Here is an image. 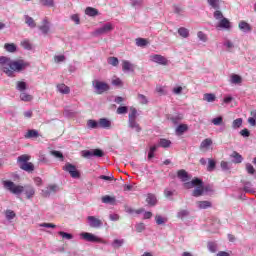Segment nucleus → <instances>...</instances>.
I'll use <instances>...</instances> for the list:
<instances>
[{
  "label": "nucleus",
  "instance_id": "0eeeda50",
  "mask_svg": "<svg viewBox=\"0 0 256 256\" xmlns=\"http://www.w3.org/2000/svg\"><path fill=\"white\" fill-rule=\"evenodd\" d=\"M87 223L92 229H101V227H103V220L97 218L96 216H88Z\"/></svg>",
  "mask_w": 256,
  "mask_h": 256
},
{
  "label": "nucleus",
  "instance_id": "0e129e2a",
  "mask_svg": "<svg viewBox=\"0 0 256 256\" xmlns=\"http://www.w3.org/2000/svg\"><path fill=\"white\" fill-rule=\"evenodd\" d=\"M215 160L209 159L208 160V167H207V171H214L215 170Z\"/></svg>",
  "mask_w": 256,
  "mask_h": 256
},
{
  "label": "nucleus",
  "instance_id": "aec40b11",
  "mask_svg": "<svg viewBox=\"0 0 256 256\" xmlns=\"http://www.w3.org/2000/svg\"><path fill=\"white\" fill-rule=\"evenodd\" d=\"M196 188L193 191V197H201V195H203V181H201L200 184H197L195 186Z\"/></svg>",
  "mask_w": 256,
  "mask_h": 256
},
{
  "label": "nucleus",
  "instance_id": "f03ea898",
  "mask_svg": "<svg viewBox=\"0 0 256 256\" xmlns=\"http://www.w3.org/2000/svg\"><path fill=\"white\" fill-rule=\"evenodd\" d=\"M2 185L4 189L13 195H21V193H24L26 195V199H33V197H35V188L31 185L21 186L10 180H4Z\"/></svg>",
  "mask_w": 256,
  "mask_h": 256
},
{
  "label": "nucleus",
  "instance_id": "c03bdc74",
  "mask_svg": "<svg viewBox=\"0 0 256 256\" xmlns=\"http://www.w3.org/2000/svg\"><path fill=\"white\" fill-rule=\"evenodd\" d=\"M212 125L219 127V125H223V116H218L211 120Z\"/></svg>",
  "mask_w": 256,
  "mask_h": 256
},
{
  "label": "nucleus",
  "instance_id": "6ab92c4d",
  "mask_svg": "<svg viewBox=\"0 0 256 256\" xmlns=\"http://www.w3.org/2000/svg\"><path fill=\"white\" fill-rule=\"evenodd\" d=\"M57 91H59V93H62V95H69V93H71V89L65 84H58Z\"/></svg>",
  "mask_w": 256,
  "mask_h": 256
},
{
  "label": "nucleus",
  "instance_id": "e433bc0d",
  "mask_svg": "<svg viewBox=\"0 0 256 256\" xmlns=\"http://www.w3.org/2000/svg\"><path fill=\"white\" fill-rule=\"evenodd\" d=\"M232 159H234V163H243V156L239 154L238 152H233L231 155Z\"/></svg>",
  "mask_w": 256,
  "mask_h": 256
},
{
  "label": "nucleus",
  "instance_id": "6e6d98bb",
  "mask_svg": "<svg viewBox=\"0 0 256 256\" xmlns=\"http://www.w3.org/2000/svg\"><path fill=\"white\" fill-rule=\"evenodd\" d=\"M108 64L112 65V67H117L119 65V59L117 57H109Z\"/></svg>",
  "mask_w": 256,
  "mask_h": 256
},
{
  "label": "nucleus",
  "instance_id": "7ed1b4c3",
  "mask_svg": "<svg viewBox=\"0 0 256 256\" xmlns=\"http://www.w3.org/2000/svg\"><path fill=\"white\" fill-rule=\"evenodd\" d=\"M93 89L97 95H103V93L109 91V84L100 80H94L92 82Z\"/></svg>",
  "mask_w": 256,
  "mask_h": 256
},
{
  "label": "nucleus",
  "instance_id": "2f4dec72",
  "mask_svg": "<svg viewBox=\"0 0 256 256\" xmlns=\"http://www.w3.org/2000/svg\"><path fill=\"white\" fill-rule=\"evenodd\" d=\"M5 217H6L7 221H13V219H15V217H17V214H15V211H13L11 209H7L5 211Z\"/></svg>",
  "mask_w": 256,
  "mask_h": 256
},
{
  "label": "nucleus",
  "instance_id": "2eb2a0df",
  "mask_svg": "<svg viewBox=\"0 0 256 256\" xmlns=\"http://www.w3.org/2000/svg\"><path fill=\"white\" fill-rule=\"evenodd\" d=\"M101 201L105 205H115L117 199L115 198V196L105 195V196H102Z\"/></svg>",
  "mask_w": 256,
  "mask_h": 256
},
{
  "label": "nucleus",
  "instance_id": "f8f14e48",
  "mask_svg": "<svg viewBox=\"0 0 256 256\" xmlns=\"http://www.w3.org/2000/svg\"><path fill=\"white\" fill-rule=\"evenodd\" d=\"M39 29L41 30V33H43V35H47V33H49V31L51 30V23L49 22V19L47 17L42 20V25L39 26Z\"/></svg>",
  "mask_w": 256,
  "mask_h": 256
},
{
  "label": "nucleus",
  "instance_id": "a878e982",
  "mask_svg": "<svg viewBox=\"0 0 256 256\" xmlns=\"http://www.w3.org/2000/svg\"><path fill=\"white\" fill-rule=\"evenodd\" d=\"M25 139H35L39 137V131L32 129L28 130L27 133L24 135Z\"/></svg>",
  "mask_w": 256,
  "mask_h": 256
},
{
  "label": "nucleus",
  "instance_id": "680f3d73",
  "mask_svg": "<svg viewBox=\"0 0 256 256\" xmlns=\"http://www.w3.org/2000/svg\"><path fill=\"white\" fill-rule=\"evenodd\" d=\"M156 91L159 95H167V87L165 86H157Z\"/></svg>",
  "mask_w": 256,
  "mask_h": 256
},
{
  "label": "nucleus",
  "instance_id": "ddd939ff",
  "mask_svg": "<svg viewBox=\"0 0 256 256\" xmlns=\"http://www.w3.org/2000/svg\"><path fill=\"white\" fill-rule=\"evenodd\" d=\"M122 71H124V73L133 72L135 71V65H133L129 60H123Z\"/></svg>",
  "mask_w": 256,
  "mask_h": 256
},
{
  "label": "nucleus",
  "instance_id": "338daca9",
  "mask_svg": "<svg viewBox=\"0 0 256 256\" xmlns=\"http://www.w3.org/2000/svg\"><path fill=\"white\" fill-rule=\"evenodd\" d=\"M225 17H223V12H221L220 10H216L214 12V19H216L217 21H221V19H224Z\"/></svg>",
  "mask_w": 256,
  "mask_h": 256
},
{
  "label": "nucleus",
  "instance_id": "49530a36",
  "mask_svg": "<svg viewBox=\"0 0 256 256\" xmlns=\"http://www.w3.org/2000/svg\"><path fill=\"white\" fill-rule=\"evenodd\" d=\"M4 48L6 49V51H8L9 53H15V51H17V46H15V44H9L6 43Z\"/></svg>",
  "mask_w": 256,
  "mask_h": 256
},
{
  "label": "nucleus",
  "instance_id": "864d4df0",
  "mask_svg": "<svg viewBox=\"0 0 256 256\" xmlns=\"http://www.w3.org/2000/svg\"><path fill=\"white\" fill-rule=\"evenodd\" d=\"M197 37L199 39V41H202V43H207V34H205L203 31H199L197 33Z\"/></svg>",
  "mask_w": 256,
  "mask_h": 256
},
{
  "label": "nucleus",
  "instance_id": "a211bd4d",
  "mask_svg": "<svg viewBox=\"0 0 256 256\" xmlns=\"http://www.w3.org/2000/svg\"><path fill=\"white\" fill-rule=\"evenodd\" d=\"M238 27L243 33L251 32V25L245 21H240Z\"/></svg>",
  "mask_w": 256,
  "mask_h": 256
},
{
  "label": "nucleus",
  "instance_id": "9b49d317",
  "mask_svg": "<svg viewBox=\"0 0 256 256\" xmlns=\"http://www.w3.org/2000/svg\"><path fill=\"white\" fill-rule=\"evenodd\" d=\"M216 29H225L229 31L231 29V22L227 18H222L217 24Z\"/></svg>",
  "mask_w": 256,
  "mask_h": 256
},
{
  "label": "nucleus",
  "instance_id": "37998d69",
  "mask_svg": "<svg viewBox=\"0 0 256 256\" xmlns=\"http://www.w3.org/2000/svg\"><path fill=\"white\" fill-rule=\"evenodd\" d=\"M58 235H60V237H62V239H66V241H71V239H73V234H71V233L59 231Z\"/></svg>",
  "mask_w": 256,
  "mask_h": 256
},
{
  "label": "nucleus",
  "instance_id": "cd10ccee",
  "mask_svg": "<svg viewBox=\"0 0 256 256\" xmlns=\"http://www.w3.org/2000/svg\"><path fill=\"white\" fill-rule=\"evenodd\" d=\"M146 203L151 206L157 205V196H155V194H148L146 198Z\"/></svg>",
  "mask_w": 256,
  "mask_h": 256
},
{
  "label": "nucleus",
  "instance_id": "69168bd1",
  "mask_svg": "<svg viewBox=\"0 0 256 256\" xmlns=\"http://www.w3.org/2000/svg\"><path fill=\"white\" fill-rule=\"evenodd\" d=\"M135 229H136L137 233H143V231H145V224L144 223H137L135 225Z\"/></svg>",
  "mask_w": 256,
  "mask_h": 256
},
{
  "label": "nucleus",
  "instance_id": "f257e3e1",
  "mask_svg": "<svg viewBox=\"0 0 256 256\" xmlns=\"http://www.w3.org/2000/svg\"><path fill=\"white\" fill-rule=\"evenodd\" d=\"M0 65L2 67V70L8 77H13L15 75V71H23L27 69V67H30V63L25 60H11V58L6 56L0 57Z\"/></svg>",
  "mask_w": 256,
  "mask_h": 256
},
{
  "label": "nucleus",
  "instance_id": "4468645a",
  "mask_svg": "<svg viewBox=\"0 0 256 256\" xmlns=\"http://www.w3.org/2000/svg\"><path fill=\"white\" fill-rule=\"evenodd\" d=\"M98 125L101 129H111V120L107 119V118H100L98 120Z\"/></svg>",
  "mask_w": 256,
  "mask_h": 256
},
{
  "label": "nucleus",
  "instance_id": "ea45409f",
  "mask_svg": "<svg viewBox=\"0 0 256 256\" xmlns=\"http://www.w3.org/2000/svg\"><path fill=\"white\" fill-rule=\"evenodd\" d=\"M39 2L42 7H55L54 0H39Z\"/></svg>",
  "mask_w": 256,
  "mask_h": 256
},
{
  "label": "nucleus",
  "instance_id": "603ef678",
  "mask_svg": "<svg viewBox=\"0 0 256 256\" xmlns=\"http://www.w3.org/2000/svg\"><path fill=\"white\" fill-rule=\"evenodd\" d=\"M50 155H53L56 159H59L60 161H63V153L57 150L50 151Z\"/></svg>",
  "mask_w": 256,
  "mask_h": 256
},
{
  "label": "nucleus",
  "instance_id": "58836bf2",
  "mask_svg": "<svg viewBox=\"0 0 256 256\" xmlns=\"http://www.w3.org/2000/svg\"><path fill=\"white\" fill-rule=\"evenodd\" d=\"M187 129H189V127L187 126V124H180V125L176 128V133H177V135H183V133H185V131H187Z\"/></svg>",
  "mask_w": 256,
  "mask_h": 256
},
{
  "label": "nucleus",
  "instance_id": "3c124183",
  "mask_svg": "<svg viewBox=\"0 0 256 256\" xmlns=\"http://www.w3.org/2000/svg\"><path fill=\"white\" fill-rule=\"evenodd\" d=\"M129 111V108L127 106H120L117 108L116 113L117 115H125Z\"/></svg>",
  "mask_w": 256,
  "mask_h": 256
},
{
  "label": "nucleus",
  "instance_id": "4d7b16f0",
  "mask_svg": "<svg viewBox=\"0 0 256 256\" xmlns=\"http://www.w3.org/2000/svg\"><path fill=\"white\" fill-rule=\"evenodd\" d=\"M207 3L212 7V9H219V0H207Z\"/></svg>",
  "mask_w": 256,
  "mask_h": 256
},
{
  "label": "nucleus",
  "instance_id": "f704fd0d",
  "mask_svg": "<svg viewBox=\"0 0 256 256\" xmlns=\"http://www.w3.org/2000/svg\"><path fill=\"white\" fill-rule=\"evenodd\" d=\"M198 209H209L211 207V202L209 201H198L196 203Z\"/></svg>",
  "mask_w": 256,
  "mask_h": 256
},
{
  "label": "nucleus",
  "instance_id": "774afa93",
  "mask_svg": "<svg viewBox=\"0 0 256 256\" xmlns=\"http://www.w3.org/2000/svg\"><path fill=\"white\" fill-rule=\"evenodd\" d=\"M55 63H63L65 61V55L54 56Z\"/></svg>",
  "mask_w": 256,
  "mask_h": 256
},
{
  "label": "nucleus",
  "instance_id": "5701e85b",
  "mask_svg": "<svg viewBox=\"0 0 256 256\" xmlns=\"http://www.w3.org/2000/svg\"><path fill=\"white\" fill-rule=\"evenodd\" d=\"M20 169H22L23 171H27L28 173H31V171H35V166L31 162H26L20 165Z\"/></svg>",
  "mask_w": 256,
  "mask_h": 256
},
{
  "label": "nucleus",
  "instance_id": "c9c22d12",
  "mask_svg": "<svg viewBox=\"0 0 256 256\" xmlns=\"http://www.w3.org/2000/svg\"><path fill=\"white\" fill-rule=\"evenodd\" d=\"M178 34L180 37H183V39H187V37H189V29L181 27L178 29Z\"/></svg>",
  "mask_w": 256,
  "mask_h": 256
},
{
  "label": "nucleus",
  "instance_id": "c756f323",
  "mask_svg": "<svg viewBox=\"0 0 256 256\" xmlns=\"http://www.w3.org/2000/svg\"><path fill=\"white\" fill-rule=\"evenodd\" d=\"M25 23L28 25V27H31V29H35L37 27V24L35 23V20L30 17L29 15H25Z\"/></svg>",
  "mask_w": 256,
  "mask_h": 256
},
{
  "label": "nucleus",
  "instance_id": "c85d7f7f",
  "mask_svg": "<svg viewBox=\"0 0 256 256\" xmlns=\"http://www.w3.org/2000/svg\"><path fill=\"white\" fill-rule=\"evenodd\" d=\"M20 100L24 101L25 103H29V102L33 101V96L30 95L27 92H21L20 93Z\"/></svg>",
  "mask_w": 256,
  "mask_h": 256
},
{
  "label": "nucleus",
  "instance_id": "bf43d9fd",
  "mask_svg": "<svg viewBox=\"0 0 256 256\" xmlns=\"http://www.w3.org/2000/svg\"><path fill=\"white\" fill-rule=\"evenodd\" d=\"M208 249H209L210 253H217V243L209 242L208 243Z\"/></svg>",
  "mask_w": 256,
  "mask_h": 256
},
{
  "label": "nucleus",
  "instance_id": "8fccbe9b",
  "mask_svg": "<svg viewBox=\"0 0 256 256\" xmlns=\"http://www.w3.org/2000/svg\"><path fill=\"white\" fill-rule=\"evenodd\" d=\"M87 127H88V129H97V127H99V122H97L95 120H88Z\"/></svg>",
  "mask_w": 256,
  "mask_h": 256
},
{
  "label": "nucleus",
  "instance_id": "a19ab883",
  "mask_svg": "<svg viewBox=\"0 0 256 256\" xmlns=\"http://www.w3.org/2000/svg\"><path fill=\"white\" fill-rule=\"evenodd\" d=\"M159 147H163L164 149H167V147H171V140L161 138L159 140Z\"/></svg>",
  "mask_w": 256,
  "mask_h": 256
},
{
  "label": "nucleus",
  "instance_id": "e2e57ef3",
  "mask_svg": "<svg viewBox=\"0 0 256 256\" xmlns=\"http://www.w3.org/2000/svg\"><path fill=\"white\" fill-rule=\"evenodd\" d=\"M246 171L249 173V175H255V168L251 163L246 164Z\"/></svg>",
  "mask_w": 256,
  "mask_h": 256
},
{
  "label": "nucleus",
  "instance_id": "5fc2aeb1",
  "mask_svg": "<svg viewBox=\"0 0 256 256\" xmlns=\"http://www.w3.org/2000/svg\"><path fill=\"white\" fill-rule=\"evenodd\" d=\"M147 43H148L147 39H145V38H137L136 39L137 47H146Z\"/></svg>",
  "mask_w": 256,
  "mask_h": 256
},
{
  "label": "nucleus",
  "instance_id": "b1692460",
  "mask_svg": "<svg viewBox=\"0 0 256 256\" xmlns=\"http://www.w3.org/2000/svg\"><path fill=\"white\" fill-rule=\"evenodd\" d=\"M137 117H139L137 108L131 107L128 115V121H137Z\"/></svg>",
  "mask_w": 256,
  "mask_h": 256
},
{
  "label": "nucleus",
  "instance_id": "473e14b6",
  "mask_svg": "<svg viewBox=\"0 0 256 256\" xmlns=\"http://www.w3.org/2000/svg\"><path fill=\"white\" fill-rule=\"evenodd\" d=\"M29 159H31V156L24 154L21 155L17 158V161L19 163V167H21V165H23L24 163H28Z\"/></svg>",
  "mask_w": 256,
  "mask_h": 256
},
{
  "label": "nucleus",
  "instance_id": "423d86ee",
  "mask_svg": "<svg viewBox=\"0 0 256 256\" xmlns=\"http://www.w3.org/2000/svg\"><path fill=\"white\" fill-rule=\"evenodd\" d=\"M115 29V25H113L111 22L103 24L100 28H97L93 35L95 37H99V35H106V33H111Z\"/></svg>",
  "mask_w": 256,
  "mask_h": 256
},
{
  "label": "nucleus",
  "instance_id": "4be33fe9",
  "mask_svg": "<svg viewBox=\"0 0 256 256\" xmlns=\"http://www.w3.org/2000/svg\"><path fill=\"white\" fill-rule=\"evenodd\" d=\"M230 83L232 85H240V83H243V78L237 74H231Z\"/></svg>",
  "mask_w": 256,
  "mask_h": 256
},
{
  "label": "nucleus",
  "instance_id": "052dcab7",
  "mask_svg": "<svg viewBox=\"0 0 256 256\" xmlns=\"http://www.w3.org/2000/svg\"><path fill=\"white\" fill-rule=\"evenodd\" d=\"M130 4L132 7H135V9H139V7L143 5V0H130Z\"/></svg>",
  "mask_w": 256,
  "mask_h": 256
},
{
  "label": "nucleus",
  "instance_id": "de8ad7c7",
  "mask_svg": "<svg viewBox=\"0 0 256 256\" xmlns=\"http://www.w3.org/2000/svg\"><path fill=\"white\" fill-rule=\"evenodd\" d=\"M185 217H189V210H180L177 212L178 219H185Z\"/></svg>",
  "mask_w": 256,
  "mask_h": 256
},
{
  "label": "nucleus",
  "instance_id": "bb28decb",
  "mask_svg": "<svg viewBox=\"0 0 256 256\" xmlns=\"http://www.w3.org/2000/svg\"><path fill=\"white\" fill-rule=\"evenodd\" d=\"M177 175L178 179H180L183 183H186V181L189 179V174L185 170H179Z\"/></svg>",
  "mask_w": 256,
  "mask_h": 256
},
{
  "label": "nucleus",
  "instance_id": "1a4fd4ad",
  "mask_svg": "<svg viewBox=\"0 0 256 256\" xmlns=\"http://www.w3.org/2000/svg\"><path fill=\"white\" fill-rule=\"evenodd\" d=\"M149 59L152 63H157L158 65H169V60L160 54H152Z\"/></svg>",
  "mask_w": 256,
  "mask_h": 256
},
{
  "label": "nucleus",
  "instance_id": "9d476101",
  "mask_svg": "<svg viewBox=\"0 0 256 256\" xmlns=\"http://www.w3.org/2000/svg\"><path fill=\"white\" fill-rule=\"evenodd\" d=\"M58 191L59 187L57 184H51L42 190V195L43 197H51V195H55V193H58Z\"/></svg>",
  "mask_w": 256,
  "mask_h": 256
},
{
  "label": "nucleus",
  "instance_id": "79ce46f5",
  "mask_svg": "<svg viewBox=\"0 0 256 256\" xmlns=\"http://www.w3.org/2000/svg\"><path fill=\"white\" fill-rule=\"evenodd\" d=\"M243 125V118H237L232 122V129H239Z\"/></svg>",
  "mask_w": 256,
  "mask_h": 256
},
{
  "label": "nucleus",
  "instance_id": "20e7f679",
  "mask_svg": "<svg viewBox=\"0 0 256 256\" xmlns=\"http://www.w3.org/2000/svg\"><path fill=\"white\" fill-rule=\"evenodd\" d=\"M80 237H82L84 241H88L89 243H102L103 245L107 243V241L103 240V238L95 236L94 234L89 232H82L80 234Z\"/></svg>",
  "mask_w": 256,
  "mask_h": 256
},
{
  "label": "nucleus",
  "instance_id": "393cba45",
  "mask_svg": "<svg viewBox=\"0 0 256 256\" xmlns=\"http://www.w3.org/2000/svg\"><path fill=\"white\" fill-rule=\"evenodd\" d=\"M85 15H88V17H97V15H99V10L93 7H87L85 9Z\"/></svg>",
  "mask_w": 256,
  "mask_h": 256
},
{
  "label": "nucleus",
  "instance_id": "7c9ffc66",
  "mask_svg": "<svg viewBox=\"0 0 256 256\" xmlns=\"http://www.w3.org/2000/svg\"><path fill=\"white\" fill-rule=\"evenodd\" d=\"M16 89H17V91H20V93L25 92L27 89V82H25V81L16 82Z\"/></svg>",
  "mask_w": 256,
  "mask_h": 256
},
{
  "label": "nucleus",
  "instance_id": "72a5a7b5",
  "mask_svg": "<svg viewBox=\"0 0 256 256\" xmlns=\"http://www.w3.org/2000/svg\"><path fill=\"white\" fill-rule=\"evenodd\" d=\"M125 244V240L124 239H114L111 246L114 249H119V247H123V245Z\"/></svg>",
  "mask_w": 256,
  "mask_h": 256
},
{
  "label": "nucleus",
  "instance_id": "f3484780",
  "mask_svg": "<svg viewBox=\"0 0 256 256\" xmlns=\"http://www.w3.org/2000/svg\"><path fill=\"white\" fill-rule=\"evenodd\" d=\"M201 179L195 178L194 180L190 182H186L183 184L184 189H193L196 185H200Z\"/></svg>",
  "mask_w": 256,
  "mask_h": 256
},
{
  "label": "nucleus",
  "instance_id": "a18cd8bd",
  "mask_svg": "<svg viewBox=\"0 0 256 256\" xmlns=\"http://www.w3.org/2000/svg\"><path fill=\"white\" fill-rule=\"evenodd\" d=\"M125 211H126V213H129L130 215H133V213H136V215H141V213H143V211H145V210L144 209L134 210L131 207H126Z\"/></svg>",
  "mask_w": 256,
  "mask_h": 256
},
{
  "label": "nucleus",
  "instance_id": "dca6fc26",
  "mask_svg": "<svg viewBox=\"0 0 256 256\" xmlns=\"http://www.w3.org/2000/svg\"><path fill=\"white\" fill-rule=\"evenodd\" d=\"M128 127L136 133H141V125L137 123V120H128Z\"/></svg>",
  "mask_w": 256,
  "mask_h": 256
},
{
  "label": "nucleus",
  "instance_id": "13d9d810",
  "mask_svg": "<svg viewBox=\"0 0 256 256\" xmlns=\"http://www.w3.org/2000/svg\"><path fill=\"white\" fill-rule=\"evenodd\" d=\"M138 101H139V103H141V105H147V103H149L147 96H145L143 94H138Z\"/></svg>",
  "mask_w": 256,
  "mask_h": 256
},
{
  "label": "nucleus",
  "instance_id": "09e8293b",
  "mask_svg": "<svg viewBox=\"0 0 256 256\" xmlns=\"http://www.w3.org/2000/svg\"><path fill=\"white\" fill-rule=\"evenodd\" d=\"M155 221H156L157 225H165V223L167 222V218H165L161 215H156Z\"/></svg>",
  "mask_w": 256,
  "mask_h": 256
},
{
  "label": "nucleus",
  "instance_id": "6e6552de",
  "mask_svg": "<svg viewBox=\"0 0 256 256\" xmlns=\"http://www.w3.org/2000/svg\"><path fill=\"white\" fill-rule=\"evenodd\" d=\"M82 157L85 159H91V157H103V151L100 149H94V150H83L81 152Z\"/></svg>",
  "mask_w": 256,
  "mask_h": 256
},
{
  "label": "nucleus",
  "instance_id": "4c0bfd02",
  "mask_svg": "<svg viewBox=\"0 0 256 256\" xmlns=\"http://www.w3.org/2000/svg\"><path fill=\"white\" fill-rule=\"evenodd\" d=\"M204 101H207V103H213L217 97L213 93H206L204 94Z\"/></svg>",
  "mask_w": 256,
  "mask_h": 256
},
{
  "label": "nucleus",
  "instance_id": "412c9836",
  "mask_svg": "<svg viewBox=\"0 0 256 256\" xmlns=\"http://www.w3.org/2000/svg\"><path fill=\"white\" fill-rule=\"evenodd\" d=\"M211 145H213V140H211V138H206L201 142L200 149L201 151H203L204 149L207 151V149H209Z\"/></svg>",
  "mask_w": 256,
  "mask_h": 256
},
{
  "label": "nucleus",
  "instance_id": "39448f33",
  "mask_svg": "<svg viewBox=\"0 0 256 256\" xmlns=\"http://www.w3.org/2000/svg\"><path fill=\"white\" fill-rule=\"evenodd\" d=\"M63 171H66V173H69L72 179H79V177H81V173L79 172V170H77V166L69 162H67L63 166Z\"/></svg>",
  "mask_w": 256,
  "mask_h": 256
}]
</instances>
